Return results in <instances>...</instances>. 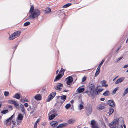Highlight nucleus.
Returning <instances> with one entry per match:
<instances>
[{
	"mask_svg": "<svg viewBox=\"0 0 128 128\" xmlns=\"http://www.w3.org/2000/svg\"><path fill=\"white\" fill-rule=\"evenodd\" d=\"M30 18L32 19L37 18L40 14V11L37 9H35L34 12H32L30 13Z\"/></svg>",
	"mask_w": 128,
	"mask_h": 128,
	"instance_id": "f257e3e1",
	"label": "nucleus"
},
{
	"mask_svg": "<svg viewBox=\"0 0 128 128\" xmlns=\"http://www.w3.org/2000/svg\"><path fill=\"white\" fill-rule=\"evenodd\" d=\"M21 33L20 31H17L12 34L9 37V40H13L15 38L19 36Z\"/></svg>",
	"mask_w": 128,
	"mask_h": 128,
	"instance_id": "f03ea898",
	"label": "nucleus"
},
{
	"mask_svg": "<svg viewBox=\"0 0 128 128\" xmlns=\"http://www.w3.org/2000/svg\"><path fill=\"white\" fill-rule=\"evenodd\" d=\"M120 120H122V121H123V118H119L118 119H116L112 121V122L111 123H110L109 124V126L111 128V127H112V126H113L114 125H118L119 123L120 122H120Z\"/></svg>",
	"mask_w": 128,
	"mask_h": 128,
	"instance_id": "7ed1b4c3",
	"label": "nucleus"
},
{
	"mask_svg": "<svg viewBox=\"0 0 128 128\" xmlns=\"http://www.w3.org/2000/svg\"><path fill=\"white\" fill-rule=\"evenodd\" d=\"M15 116V115L14 114L12 116L4 122V124L6 126H10L12 124V119Z\"/></svg>",
	"mask_w": 128,
	"mask_h": 128,
	"instance_id": "20e7f679",
	"label": "nucleus"
},
{
	"mask_svg": "<svg viewBox=\"0 0 128 128\" xmlns=\"http://www.w3.org/2000/svg\"><path fill=\"white\" fill-rule=\"evenodd\" d=\"M92 106L90 105L86 108V113L87 116H89L92 112Z\"/></svg>",
	"mask_w": 128,
	"mask_h": 128,
	"instance_id": "39448f33",
	"label": "nucleus"
},
{
	"mask_svg": "<svg viewBox=\"0 0 128 128\" xmlns=\"http://www.w3.org/2000/svg\"><path fill=\"white\" fill-rule=\"evenodd\" d=\"M56 92H53L51 93L48 96L47 100V102H49L52 100L56 96Z\"/></svg>",
	"mask_w": 128,
	"mask_h": 128,
	"instance_id": "423d86ee",
	"label": "nucleus"
},
{
	"mask_svg": "<svg viewBox=\"0 0 128 128\" xmlns=\"http://www.w3.org/2000/svg\"><path fill=\"white\" fill-rule=\"evenodd\" d=\"M107 103L109 106L112 108H114L115 106V104L114 101L112 100H110L107 101Z\"/></svg>",
	"mask_w": 128,
	"mask_h": 128,
	"instance_id": "0eeeda50",
	"label": "nucleus"
},
{
	"mask_svg": "<svg viewBox=\"0 0 128 128\" xmlns=\"http://www.w3.org/2000/svg\"><path fill=\"white\" fill-rule=\"evenodd\" d=\"M57 97L58 99H61L62 100V101L60 102H63V103H64L66 99V96L63 95L62 96H58Z\"/></svg>",
	"mask_w": 128,
	"mask_h": 128,
	"instance_id": "6e6552de",
	"label": "nucleus"
},
{
	"mask_svg": "<svg viewBox=\"0 0 128 128\" xmlns=\"http://www.w3.org/2000/svg\"><path fill=\"white\" fill-rule=\"evenodd\" d=\"M68 80L66 82V84L68 85H70L71 83H72L73 81L72 78L71 76H69L67 78Z\"/></svg>",
	"mask_w": 128,
	"mask_h": 128,
	"instance_id": "1a4fd4ad",
	"label": "nucleus"
},
{
	"mask_svg": "<svg viewBox=\"0 0 128 128\" xmlns=\"http://www.w3.org/2000/svg\"><path fill=\"white\" fill-rule=\"evenodd\" d=\"M63 75L64 74L62 75V74H59L56 77V78L54 80V82H56L59 80L60 79L62 78Z\"/></svg>",
	"mask_w": 128,
	"mask_h": 128,
	"instance_id": "9d476101",
	"label": "nucleus"
},
{
	"mask_svg": "<svg viewBox=\"0 0 128 128\" xmlns=\"http://www.w3.org/2000/svg\"><path fill=\"white\" fill-rule=\"evenodd\" d=\"M20 107L22 112L24 115L25 114H26V110L25 109L24 106L22 104H21L20 105Z\"/></svg>",
	"mask_w": 128,
	"mask_h": 128,
	"instance_id": "9b49d317",
	"label": "nucleus"
},
{
	"mask_svg": "<svg viewBox=\"0 0 128 128\" xmlns=\"http://www.w3.org/2000/svg\"><path fill=\"white\" fill-rule=\"evenodd\" d=\"M124 79V78L122 77L118 79L116 82L115 83L116 84L120 83L123 81Z\"/></svg>",
	"mask_w": 128,
	"mask_h": 128,
	"instance_id": "f8f14e48",
	"label": "nucleus"
},
{
	"mask_svg": "<svg viewBox=\"0 0 128 128\" xmlns=\"http://www.w3.org/2000/svg\"><path fill=\"white\" fill-rule=\"evenodd\" d=\"M89 87L91 91L93 90L94 92V90L95 88V86L94 84L90 83L89 84Z\"/></svg>",
	"mask_w": 128,
	"mask_h": 128,
	"instance_id": "ddd939ff",
	"label": "nucleus"
},
{
	"mask_svg": "<svg viewBox=\"0 0 128 128\" xmlns=\"http://www.w3.org/2000/svg\"><path fill=\"white\" fill-rule=\"evenodd\" d=\"M63 103V102H58L56 104V105L58 106V108L59 109L62 106Z\"/></svg>",
	"mask_w": 128,
	"mask_h": 128,
	"instance_id": "4468645a",
	"label": "nucleus"
},
{
	"mask_svg": "<svg viewBox=\"0 0 128 128\" xmlns=\"http://www.w3.org/2000/svg\"><path fill=\"white\" fill-rule=\"evenodd\" d=\"M36 100H40L42 99V96L40 94L36 95L34 97Z\"/></svg>",
	"mask_w": 128,
	"mask_h": 128,
	"instance_id": "2eb2a0df",
	"label": "nucleus"
},
{
	"mask_svg": "<svg viewBox=\"0 0 128 128\" xmlns=\"http://www.w3.org/2000/svg\"><path fill=\"white\" fill-rule=\"evenodd\" d=\"M105 108V107L103 105L101 104L98 105L97 107V110H100Z\"/></svg>",
	"mask_w": 128,
	"mask_h": 128,
	"instance_id": "dca6fc26",
	"label": "nucleus"
},
{
	"mask_svg": "<svg viewBox=\"0 0 128 128\" xmlns=\"http://www.w3.org/2000/svg\"><path fill=\"white\" fill-rule=\"evenodd\" d=\"M58 124V122L57 121L52 122L50 123V125L53 127L56 126Z\"/></svg>",
	"mask_w": 128,
	"mask_h": 128,
	"instance_id": "f3484780",
	"label": "nucleus"
},
{
	"mask_svg": "<svg viewBox=\"0 0 128 128\" xmlns=\"http://www.w3.org/2000/svg\"><path fill=\"white\" fill-rule=\"evenodd\" d=\"M110 94V92L108 90H106L103 94V95L106 96H109Z\"/></svg>",
	"mask_w": 128,
	"mask_h": 128,
	"instance_id": "a211bd4d",
	"label": "nucleus"
},
{
	"mask_svg": "<svg viewBox=\"0 0 128 128\" xmlns=\"http://www.w3.org/2000/svg\"><path fill=\"white\" fill-rule=\"evenodd\" d=\"M56 113V110L54 109H53V110H51L48 114L49 116H50L51 114H54V115H55Z\"/></svg>",
	"mask_w": 128,
	"mask_h": 128,
	"instance_id": "6ab92c4d",
	"label": "nucleus"
},
{
	"mask_svg": "<svg viewBox=\"0 0 128 128\" xmlns=\"http://www.w3.org/2000/svg\"><path fill=\"white\" fill-rule=\"evenodd\" d=\"M20 95L18 94H16L15 96L13 97V98H16L18 99H19L20 98Z\"/></svg>",
	"mask_w": 128,
	"mask_h": 128,
	"instance_id": "aec40b11",
	"label": "nucleus"
},
{
	"mask_svg": "<svg viewBox=\"0 0 128 128\" xmlns=\"http://www.w3.org/2000/svg\"><path fill=\"white\" fill-rule=\"evenodd\" d=\"M78 90V92L79 93H82L85 90V89L84 88H82L81 87H79Z\"/></svg>",
	"mask_w": 128,
	"mask_h": 128,
	"instance_id": "412c9836",
	"label": "nucleus"
},
{
	"mask_svg": "<svg viewBox=\"0 0 128 128\" xmlns=\"http://www.w3.org/2000/svg\"><path fill=\"white\" fill-rule=\"evenodd\" d=\"M23 118V116L22 114H18V119L19 120H22Z\"/></svg>",
	"mask_w": 128,
	"mask_h": 128,
	"instance_id": "4be33fe9",
	"label": "nucleus"
},
{
	"mask_svg": "<svg viewBox=\"0 0 128 128\" xmlns=\"http://www.w3.org/2000/svg\"><path fill=\"white\" fill-rule=\"evenodd\" d=\"M51 12L50 8H47L45 10V13L46 14H48Z\"/></svg>",
	"mask_w": 128,
	"mask_h": 128,
	"instance_id": "5701e85b",
	"label": "nucleus"
},
{
	"mask_svg": "<svg viewBox=\"0 0 128 128\" xmlns=\"http://www.w3.org/2000/svg\"><path fill=\"white\" fill-rule=\"evenodd\" d=\"M114 112V109L111 107L109 108L108 114L109 115H111Z\"/></svg>",
	"mask_w": 128,
	"mask_h": 128,
	"instance_id": "b1692460",
	"label": "nucleus"
},
{
	"mask_svg": "<svg viewBox=\"0 0 128 128\" xmlns=\"http://www.w3.org/2000/svg\"><path fill=\"white\" fill-rule=\"evenodd\" d=\"M75 120L73 119H71L67 121L68 123L69 124H71L74 123L75 122Z\"/></svg>",
	"mask_w": 128,
	"mask_h": 128,
	"instance_id": "393cba45",
	"label": "nucleus"
},
{
	"mask_svg": "<svg viewBox=\"0 0 128 128\" xmlns=\"http://www.w3.org/2000/svg\"><path fill=\"white\" fill-rule=\"evenodd\" d=\"M68 125V124L67 123H64L60 124L58 126H59V127L62 128V127L66 126Z\"/></svg>",
	"mask_w": 128,
	"mask_h": 128,
	"instance_id": "a878e982",
	"label": "nucleus"
},
{
	"mask_svg": "<svg viewBox=\"0 0 128 128\" xmlns=\"http://www.w3.org/2000/svg\"><path fill=\"white\" fill-rule=\"evenodd\" d=\"M14 104L16 108H20L19 105L17 102L15 101L14 103Z\"/></svg>",
	"mask_w": 128,
	"mask_h": 128,
	"instance_id": "bb28decb",
	"label": "nucleus"
},
{
	"mask_svg": "<svg viewBox=\"0 0 128 128\" xmlns=\"http://www.w3.org/2000/svg\"><path fill=\"white\" fill-rule=\"evenodd\" d=\"M57 116V115H56V116ZM56 116L55 115H54V114H51V115L49 117V119L50 120H53L56 117Z\"/></svg>",
	"mask_w": 128,
	"mask_h": 128,
	"instance_id": "cd10ccee",
	"label": "nucleus"
},
{
	"mask_svg": "<svg viewBox=\"0 0 128 128\" xmlns=\"http://www.w3.org/2000/svg\"><path fill=\"white\" fill-rule=\"evenodd\" d=\"M128 93V87L124 90V92L123 95V96L124 97Z\"/></svg>",
	"mask_w": 128,
	"mask_h": 128,
	"instance_id": "c85d7f7f",
	"label": "nucleus"
},
{
	"mask_svg": "<svg viewBox=\"0 0 128 128\" xmlns=\"http://www.w3.org/2000/svg\"><path fill=\"white\" fill-rule=\"evenodd\" d=\"M72 4L71 3H68L64 5L63 6V8H66L69 6H70Z\"/></svg>",
	"mask_w": 128,
	"mask_h": 128,
	"instance_id": "c756f323",
	"label": "nucleus"
},
{
	"mask_svg": "<svg viewBox=\"0 0 128 128\" xmlns=\"http://www.w3.org/2000/svg\"><path fill=\"white\" fill-rule=\"evenodd\" d=\"M55 89L56 90L60 91L62 88L58 86L57 85L56 86H54V87Z\"/></svg>",
	"mask_w": 128,
	"mask_h": 128,
	"instance_id": "7c9ffc66",
	"label": "nucleus"
},
{
	"mask_svg": "<svg viewBox=\"0 0 128 128\" xmlns=\"http://www.w3.org/2000/svg\"><path fill=\"white\" fill-rule=\"evenodd\" d=\"M9 112V111L8 110H3L2 111L1 113L3 114H6V113H8Z\"/></svg>",
	"mask_w": 128,
	"mask_h": 128,
	"instance_id": "2f4dec72",
	"label": "nucleus"
},
{
	"mask_svg": "<svg viewBox=\"0 0 128 128\" xmlns=\"http://www.w3.org/2000/svg\"><path fill=\"white\" fill-rule=\"evenodd\" d=\"M34 7L33 6H32L31 7L30 9V10L29 12L30 13H31L32 12H34Z\"/></svg>",
	"mask_w": 128,
	"mask_h": 128,
	"instance_id": "473e14b6",
	"label": "nucleus"
},
{
	"mask_svg": "<svg viewBox=\"0 0 128 128\" xmlns=\"http://www.w3.org/2000/svg\"><path fill=\"white\" fill-rule=\"evenodd\" d=\"M21 102H22L24 103L25 102H29V101L26 98L24 100L23 99H22L21 100Z\"/></svg>",
	"mask_w": 128,
	"mask_h": 128,
	"instance_id": "72a5a7b5",
	"label": "nucleus"
},
{
	"mask_svg": "<svg viewBox=\"0 0 128 128\" xmlns=\"http://www.w3.org/2000/svg\"><path fill=\"white\" fill-rule=\"evenodd\" d=\"M119 87H118L115 88L114 90L112 91V94H116L117 90L118 89Z\"/></svg>",
	"mask_w": 128,
	"mask_h": 128,
	"instance_id": "f704fd0d",
	"label": "nucleus"
},
{
	"mask_svg": "<svg viewBox=\"0 0 128 128\" xmlns=\"http://www.w3.org/2000/svg\"><path fill=\"white\" fill-rule=\"evenodd\" d=\"M79 109L81 110L84 108V106L82 104H80L78 106Z\"/></svg>",
	"mask_w": 128,
	"mask_h": 128,
	"instance_id": "c9c22d12",
	"label": "nucleus"
},
{
	"mask_svg": "<svg viewBox=\"0 0 128 128\" xmlns=\"http://www.w3.org/2000/svg\"><path fill=\"white\" fill-rule=\"evenodd\" d=\"M96 124V122L94 120H92L91 121L90 124L92 126Z\"/></svg>",
	"mask_w": 128,
	"mask_h": 128,
	"instance_id": "e433bc0d",
	"label": "nucleus"
},
{
	"mask_svg": "<svg viewBox=\"0 0 128 128\" xmlns=\"http://www.w3.org/2000/svg\"><path fill=\"white\" fill-rule=\"evenodd\" d=\"M104 61H105V60L103 59L102 60V61L101 62V63L99 65L98 67L100 68L101 67L102 65L103 64V63L104 62Z\"/></svg>",
	"mask_w": 128,
	"mask_h": 128,
	"instance_id": "4c0bfd02",
	"label": "nucleus"
},
{
	"mask_svg": "<svg viewBox=\"0 0 128 128\" xmlns=\"http://www.w3.org/2000/svg\"><path fill=\"white\" fill-rule=\"evenodd\" d=\"M30 23L29 22H25L24 24V26H27L30 24Z\"/></svg>",
	"mask_w": 128,
	"mask_h": 128,
	"instance_id": "58836bf2",
	"label": "nucleus"
},
{
	"mask_svg": "<svg viewBox=\"0 0 128 128\" xmlns=\"http://www.w3.org/2000/svg\"><path fill=\"white\" fill-rule=\"evenodd\" d=\"M92 128H98V126L97 124L94 125L92 126Z\"/></svg>",
	"mask_w": 128,
	"mask_h": 128,
	"instance_id": "ea45409f",
	"label": "nucleus"
},
{
	"mask_svg": "<svg viewBox=\"0 0 128 128\" xmlns=\"http://www.w3.org/2000/svg\"><path fill=\"white\" fill-rule=\"evenodd\" d=\"M71 106V104H68L66 106V109H68Z\"/></svg>",
	"mask_w": 128,
	"mask_h": 128,
	"instance_id": "a19ab883",
	"label": "nucleus"
},
{
	"mask_svg": "<svg viewBox=\"0 0 128 128\" xmlns=\"http://www.w3.org/2000/svg\"><path fill=\"white\" fill-rule=\"evenodd\" d=\"M4 95L5 96L7 97L9 95V92H4Z\"/></svg>",
	"mask_w": 128,
	"mask_h": 128,
	"instance_id": "79ce46f5",
	"label": "nucleus"
},
{
	"mask_svg": "<svg viewBox=\"0 0 128 128\" xmlns=\"http://www.w3.org/2000/svg\"><path fill=\"white\" fill-rule=\"evenodd\" d=\"M102 82V86H104L106 83V82L104 80H103Z\"/></svg>",
	"mask_w": 128,
	"mask_h": 128,
	"instance_id": "37998d69",
	"label": "nucleus"
},
{
	"mask_svg": "<svg viewBox=\"0 0 128 128\" xmlns=\"http://www.w3.org/2000/svg\"><path fill=\"white\" fill-rule=\"evenodd\" d=\"M64 70L62 68H61V70H60L59 74H62L63 72V74H64Z\"/></svg>",
	"mask_w": 128,
	"mask_h": 128,
	"instance_id": "c03bdc74",
	"label": "nucleus"
},
{
	"mask_svg": "<svg viewBox=\"0 0 128 128\" xmlns=\"http://www.w3.org/2000/svg\"><path fill=\"white\" fill-rule=\"evenodd\" d=\"M15 101L13 100H9V102L10 104H14V103Z\"/></svg>",
	"mask_w": 128,
	"mask_h": 128,
	"instance_id": "a18cd8bd",
	"label": "nucleus"
},
{
	"mask_svg": "<svg viewBox=\"0 0 128 128\" xmlns=\"http://www.w3.org/2000/svg\"><path fill=\"white\" fill-rule=\"evenodd\" d=\"M58 86L60 87H63V84L60 83H59L58 84H57Z\"/></svg>",
	"mask_w": 128,
	"mask_h": 128,
	"instance_id": "49530a36",
	"label": "nucleus"
},
{
	"mask_svg": "<svg viewBox=\"0 0 128 128\" xmlns=\"http://www.w3.org/2000/svg\"><path fill=\"white\" fill-rule=\"evenodd\" d=\"M94 93L95 94L98 95L99 94H100V92H99L98 90H95L94 91Z\"/></svg>",
	"mask_w": 128,
	"mask_h": 128,
	"instance_id": "de8ad7c7",
	"label": "nucleus"
},
{
	"mask_svg": "<svg viewBox=\"0 0 128 128\" xmlns=\"http://www.w3.org/2000/svg\"><path fill=\"white\" fill-rule=\"evenodd\" d=\"M100 68L98 67L97 69L96 72L100 73Z\"/></svg>",
	"mask_w": 128,
	"mask_h": 128,
	"instance_id": "09e8293b",
	"label": "nucleus"
},
{
	"mask_svg": "<svg viewBox=\"0 0 128 128\" xmlns=\"http://www.w3.org/2000/svg\"><path fill=\"white\" fill-rule=\"evenodd\" d=\"M100 73L96 71L95 74V76L96 77L97 76H98L99 74Z\"/></svg>",
	"mask_w": 128,
	"mask_h": 128,
	"instance_id": "8fccbe9b",
	"label": "nucleus"
},
{
	"mask_svg": "<svg viewBox=\"0 0 128 128\" xmlns=\"http://www.w3.org/2000/svg\"><path fill=\"white\" fill-rule=\"evenodd\" d=\"M86 78L85 76L82 79V82H84L86 80Z\"/></svg>",
	"mask_w": 128,
	"mask_h": 128,
	"instance_id": "3c124183",
	"label": "nucleus"
},
{
	"mask_svg": "<svg viewBox=\"0 0 128 128\" xmlns=\"http://www.w3.org/2000/svg\"><path fill=\"white\" fill-rule=\"evenodd\" d=\"M40 119H38L36 122H35V124H37L38 123L40 122Z\"/></svg>",
	"mask_w": 128,
	"mask_h": 128,
	"instance_id": "603ef678",
	"label": "nucleus"
},
{
	"mask_svg": "<svg viewBox=\"0 0 128 128\" xmlns=\"http://www.w3.org/2000/svg\"><path fill=\"white\" fill-rule=\"evenodd\" d=\"M24 106L26 108L28 107L29 106L28 104L27 103L24 104Z\"/></svg>",
	"mask_w": 128,
	"mask_h": 128,
	"instance_id": "864d4df0",
	"label": "nucleus"
},
{
	"mask_svg": "<svg viewBox=\"0 0 128 128\" xmlns=\"http://www.w3.org/2000/svg\"><path fill=\"white\" fill-rule=\"evenodd\" d=\"M32 110V107H31V106H30L27 109V110H28V111H30V110Z\"/></svg>",
	"mask_w": 128,
	"mask_h": 128,
	"instance_id": "5fc2aeb1",
	"label": "nucleus"
},
{
	"mask_svg": "<svg viewBox=\"0 0 128 128\" xmlns=\"http://www.w3.org/2000/svg\"><path fill=\"white\" fill-rule=\"evenodd\" d=\"M123 58V57H121L120 58H119L118 60H117V62H118L120 60H121L122 59V58Z\"/></svg>",
	"mask_w": 128,
	"mask_h": 128,
	"instance_id": "6e6d98bb",
	"label": "nucleus"
},
{
	"mask_svg": "<svg viewBox=\"0 0 128 128\" xmlns=\"http://www.w3.org/2000/svg\"><path fill=\"white\" fill-rule=\"evenodd\" d=\"M98 91H99V92H102L104 90V89H98Z\"/></svg>",
	"mask_w": 128,
	"mask_h": 128,
	"instance_id": "4d7b16f0",
	"label": "nucleus"
},
{
	"mask_svg": "<svg viewBox=\"0 0 128 128\" xmlns=\"http://www.w3.org/2000/svg\"><path fill=\"white\" fill-rule=\"evenodd\" d=\"M32 111L30 112V114H32L33 113V112L34 111L35 109H32Z\"/></svg>",
	"mask_w": 128,
	"mask_h": 128,
	"instance_id": "13d9d810",
	"label": "nucleus"
},
{
	"mask_svg": "<svg viewBox=\"0 0 128 128\" xmlns=\"http://www.w3.org/2000/svg\"><path fill=\"white\" fill-rule=\"evenodd\" d=\"M128 67V64L125 65L124 66V68H126Z\"/></svg>",
	"mask_w": 128,
	"mask_h": 128,
	"instance_id": "bf43d9fd",
	"label": "nucleus"
},
{
	"mask_svg": "<svg viewBox=\"0 0 128 128\" xmlns=\"http://www.w3.org/2000/svg\"><path fill=\"white\" fill-rule=\"evenodd\" d=\"M12 122L13 123V124L14 125L15 124L16 122H15V120H13L12 121Z\"/></svg>",
	"mask_w": 128,
	"mask_h": 128,
	"instance_id": "052dcab7",
	"label": "nucleus"
},
{
	"mask_svg": "<svg viewBox=\"0 0 128 128\" xmlns=\"http://www.w3.org/2000/svg\"><path fill=\"white\" fill-rule=\"evenodd\" d=\"M17 46H16L13 47L12 48V49H14V50H16V48H17Z\"/></svg>",
	"mask_w": 128,
	"mask_h": 128,
	"instance_id": "680f3d73",
	"label": "nucleus"
},
{
	"mask_svg": "<svg viewBox=\"0 0 128 128\" xmlns=\"http://www.w3.org/2000/svg\"><path fill=\"white\" fill-rule=\"evenodd\" d=\"M110 128H118V126H112V127H111Z\"/></svg>",
	"mask_w": 128,
	"mask_h": 128,
	"instance_id": "e2e57ef3",
	"label": "nucleus"
},
{
	"mask_svg": "<svg viewBox=\"0 0 128 128\" xmlns=\"http://www.w3.org/2000/svg\"><path fill=\"white\" fill-rule=\"evenodd\" d=\"M37 124H35L34 125V128H37Z\"/></svg>",
	"mask_w": 128,
	"mask_h": 128,
	"instance_id": "0e129e2a",
	"label": "nucleus"
},
{
	"mask_svg": "<svg viewBox=\"0 0 128 128\" xmlns=\"http://www.w3.org/2000/svg\"><path fill=\"white\" fill-rule=\"evenodd\" d=\"M87 94L88 95L90 96L91 94V91H89V92Z\"/></svg>",
	"mask_w": 128,
	"mask_h": 128,
	"instance_id": "69168bd1",
	"label": "nucleus"
},
{
	"mask_svg": "<svg viewBox=\"0 0 128 128\" xmlns=\"http://www.w3.org/2000/svg\"><path fill=\"white\" fill-rule=\"evenodd\" d=\"M105 99L104 98H102L100 99V100L102 101H104L105 100Z\"/></svg>",
	"mask_w": 128,
	"mask_h": 128,
	"instance_id": "338daca9",
	"label": "nucleus"
},
{
	"mask_svg": "<svg viewBox=\"0 0 128 128\" xmlns=\"http://www.w3.org/2000/svg\"><path fill=\"white\" fill-rule=\"evenodd\" d=\"M74 100H72L70 101V102L72 104H73L74 103Z\"/></svg>",
	"mask_w": 128,
	"mask_h": 128,
	"instance_id": "774afa93",
	"label": "nucleus"
}]
</instances>
